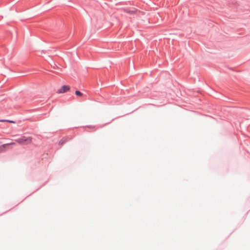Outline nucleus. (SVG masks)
Here are the masks:
<instances>
[{"instance_id": "obj_2", "label": "nucleus", "mask_w": 250, "mask_h": 250, "mask_svg": "<svg viewBox=\"0 0 250 250\" xmlns=\"http://www.w3.org/2000/svg\"><path fill=\"white\" fill-rule=\"evenodd\" d=\"M15 145H16L15 143L11 142L10 143L5 144L0 146V152L5 151L7 146H10V145L15 146Z\"/></svg>"}, {"instance_id": "obj_3", "label": "nucleus", "mask_w": 250, "mask_h": 250, "mask_svg": "<svg viewBox=\"0 0 250 250\" xmlns=\"http://www.w3.org/2000/svg\"><path fill=\"white\" fill-rule=\"evenodd\" d=\"M70 89L69 86L67 85H63L62 87V88L58 90V93H62L66 92L68 91Z\"/></svg>"}, {"instance_id": "obj_5", "label": "nucleus", "mask_w": 250, "mask_h": 250, "mask_svg": "<svg viewBox=\"0 0 250 250\" xmlns=\"http://www.w3.org/2000/svg\"><path fill=\"white\" fill-rule=\"evenodd\" d=\"M0 122H9V121H8V120H0ZM9 122L13 123V121H9Z\"/></svg>"}, {"instance_id": "obj_1", "label": "nucleus", "mask_w": 250, "mask_h": 250, "mask_svg": "<svg viewBox=\"0 0 250 250\" xmlns=\"http://www.w3.org/2000/svg\"><path fill=\"white\" fill-rule=\"evenodd\" d=\"M16 142L21 145H28L32 142V138L30 136H22L17 139Z\"/></svg>"}, {"instance_id": "obj_4", "label": "nucleus", "mask_w": 250, "mask_h": 250, "mask_svg": "<svg viewBox=\"0 0 250 250\" xmlns=\"http://www.w3.org/2000/svg\"><path fill=\"white\" fill-rule=\"evenodd\" d=\"M75 94L76 95L78 96H82L83 95V94L82 92L78 90L75 91Z\"/></svg>"}]
</instances>
